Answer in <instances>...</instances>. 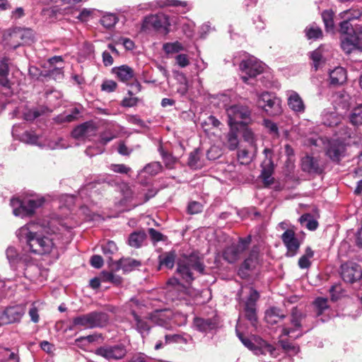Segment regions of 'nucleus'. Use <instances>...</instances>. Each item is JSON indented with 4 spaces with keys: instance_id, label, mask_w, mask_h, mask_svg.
Listing matches in <instances>:
<instances>
[{
    "instance_id": "55",
    "label": "nucleus",
    "mask_w": 362,
    "mask_h": 362,
    "mask_svg": "<svg viewBox=\"0 0 362 362\" xmlns=\"http://www.w3.org/2000/svg\"><path fill=\"white\" fill-rule=\"evenodd\" d=\"M103 254L109 258L110 261L112 260V255L116 252L117 247L113 241H108L105 245L102 246Z\"/></svg>"
},
{
    "instance_id": "30",
    "label": "nucleus",
    "mask_w": 362,
    "mask_h": 362,
    "mask_svg": "<svg viewBox=\"0 0 362 362\" xmlns=\"http://www.w3.org/2000/svg\"><path fill=\"white\" fill-rule=\"evenodd\" d=\"M112 73L115 74L121 81L127 83L134 78L133 69L127 65H122L113 68Z\"/></svg>"
},
{
    "instance_id": "53",
    "label": "nucleus",
    "mask_w": 362,
    "mask_h": 362,
    "mask_svg": "<svg viewBox=\"0 0 362 362\" xmlns=\"http://www.w3.org/2000/svg\"><path fill=\"white\" fill-rule=\"evenodd\" d=\"M361 12L356 9H347L339 13L341 19H346L349 22L354 19H358L361 17Z\"/></svg>"
},
{
    "instance_id": "52",
    "label": "nucleus",
    "mask_w": 362,
    "mask_h": 362,
    "mask_svg": "<svg viewBox=\"0 0 362 362\" xmlns=\"http://www.w3.org/2000/svg\"><path fill=\"white\" fill-rule=\"evenodd\" d=\"M243 137L244 140L247 142L251 148L254 149V151H257V146L255 144V136L253 132L248 129L247 127H245L243 131Z\"/></svg>"
},
{
    "instance_id": "40",
    "label": "nucleus",
    "mask_w": 362,
    "mask_h": 362,
    "mask_svg": "<svg viewBox=\"0 0 362 362\" xmlns=\"http://www.w3.org/2000/svg\"><path fill=\"white\" fill-rule=\"evenodd\" d=\"M175 253L174 251L163 253L158 257L159 259V267H165L168 269H172L175 264Z\"/></svg>"
},
{
    "instance_id": "1",
    "label": "nucleus",
    "mask_w": 362,
    "mask_h": 362,
    "mask_svg": "<svg viewBox=\"0 0 362 362\" xmlns=\"http://www.w3.org/2000/svg\"><path fill=\"white\" fill-rule=\"evenodd\" d=\"M35 224L28 223L16 231V235L21 243L25 244V248L30 252L37 255H46L52 252L54 244L52 239L33 230Z\"/></svg>"
},
{
    "instance_id": "61",
    "label": "nucleus",
    "mask_w": 362,
    "mask_h": 362,
    "mask_svg": "<svg viewBox=\"0 0 362 362\" xmlns=\"http://www.w3.org/2000/svg\"><path fill=\"white\" fill-rule=\"evenodd\" d=\"M126 362H151V358L143 353H136Z\"/></svg>"
},
{
    "instance_id": "21",
    "label": "nucleus",
    "mask_w": 362,
    "mask_h": 362,
    "mask_svg": "<svg viewBox=\"0 0 362 362\" xmlns=\"http://www.w3.org/2000/svg\"><path fill=\"white\" fill-rule=\"evenodd\" d=\"M139 300L136 298H132L129 301V305L132 309V315H133L134 320L135 322V328L144 337V335L148 334L151 329V325L149 324L148 320L140 317L136 313V311L133 309L134 307L139 306Z\"/></svg>"
},
{
    "instance_id": "7",
    "label": "nucleus",
    "mask_w": 362,
    "mask_h": 362,
    "mask_svg": "<svg viewBox=\"0 0 362 362\" xmlns=\"http://www.w3.org/2000/svg\"><path fill=\"white\" fill-rule=\"evenodd\" d=\"M264 64L252 56L245 57L242 59L239 67L242 74L243 81L247 84H252L251 80L262 73Z\"/></svg>"
},
{
    "instance_id": "14",
    "label": "nucleus",
    "mask_w": 362,
    "mask_h": 362,
    "mask_svg": "<svg viewBox=\"0 0 362 362\" xmlns=\"http://www.w3.org/2000/svg\"><path fill=\"white\" fill-rule=\"evenodd\" d=\"M340 275L344 282L354 284L362 279V268L356 262H346L341 265Z\"/></svg>"
},
{
    "instance_id": "27",
    "label": "nucleus",
    "mask_w": 362,
    "mask_h": 362,
    "mask_svg": "<svg viewBox=\"0 0 362 362\" xmlns=\"http://www.w3.org/2000/svg\"><path fill=\"white\" fill-rule=\"evenodd\" d=\"M95 129L89 122L83 123L72 131V136L76 139H85L95 134Z\"/></svg>"
},
{
    "instance_id": "5",
    "label": "nucleus",
    "mask_w": 362,
    "mask_h": 362,
    "mask_svg": "<svg viewBox=\"0 0 362 362\" xmlns=\"http://www.w3.org/2000/svg\"><path fill=\"white\" fill-rule=\"evenodd\" d=\"M45 202L43 197L25 199L21 200L18 198H12L10 202L13 209V214L21 218L32 216L37 209L42 206Z\"/></svg>"
},
{
    "instance_id": "63",
    "label": "nucleus",
    "mask_w": 362,
    "mask_h": 362,
    "mask_svg": "<svg viewBox=\"0 0 362 362\" xmlns=\"http://www.w3.org/2000/svg\"><path fill=\"white\" fill-rule=\"evenodd\" d=\"M148 234L151 237V240L153 242V243H156L159 241L164 240V235L160 233L159 231L156 230L154 228H149L148 229Z\"/></svg>"
},
{
    "instance_id": "23",
    "label": "nucleus",
    "mask_w": 362,
    "mask_h": 362,
    "mask_svg": "<svg viewBox=\"0 0 362 362\" xmlns=\"http://www.w3.org/2000/svg\"><path fill=\"white\" fill-rule=\"evenodd\" d=\"M300 315L293 311L291 317V327L284 326L281 329L283 336H288L290 338L296 339L302 335L300 329Z\"/></svg>"
},
{
    "instance_id": "35",
    "label": "nucleus",
    "mask_w": 362,
    "mask_h": 362,
    "mask_svg": "<svg viewBox=\"0 0 362 362\" xmlns=\"http://www.w3.org/2000/svg\"><path fill=\"white\" fill-rule=\"evenodd\" d=\"M318 322L320 321L325 322L329 317V308L328 305L327 298L318 297Z\"/></svg>"
},
{
    "instance_id": "10",
    "label": "nucleus",
    "mask_w": 362,
    "mask_h": 362,
    "mask_svg": "<svg viewBox=\"0 0 362 362\" xmlns=\"http://www.w3.org/2000/svg\"><path fill=\"white\" fill-rule=\"evenodd\" d=\"M257 103L269 116L279 115L282 111L280 100L268 92L261 93Z\"/></svg>"
},
{
    "instance_id": "62",
    "label": "nucleus",
    "mask_w": 362,
    "mask_h": 362,
    "mask_svg": "<svg viewBox=\"0 0 362 362\" xmlns=\"http://www.w3.org/2000/svg\"><path fill=\"white\" fill-rule=\"evenodd\" d=\"M202 211V205L197 202H192L188 204L187 211L190 214H196Z\"/></svg>"
},
{
    "instance_id": "28",
    "label": "nucleus",
    "mask_w": 362,
    "mask_h": 362,
    "mask_svg": "<svg viewBox=\"0 0 362 362\" xmlns=\"http://www.w3.org/2000/svg\"><path fill=\"white\" fill-rule=\"evenodd\" d=\"M288 105L296 112H303L305 106L300 95L293 90L287 91Z\"/></svg>"
},
{
    "instance_id": "17",
    "label": "nucleus",
    "mask_w": 362,
    "mask_h": 362,
    "mask_svg": "<svg viewBox=\"0 0 362 362\" xmlns=\"http://www.w3.org/2000/svg\"><path fill=\"white\" fill-rule=\"evenodd\" d=\"M346 146L339 139H332L327 141L325 147L326 155L334 162H339L345 155Z\"/></svg>"
},
{
    "instance_id": "20",
    "label": "nucleus",
    "mask_w": 362,
    "mask_h": 362,
    "mask_svg": "<svg viewBox=\"0 0 362 362\" xmlns=\"http://www.w3.org/2000/svg\"><path fill=\"white\" fill-rule=\"evenodd\" d=\"M281 240L287 249L286 255L295 256L300 245V241L296 237L295 232L291 229L286 230L281 235Z\"/></svg>"
},
{
    "instance_id": "43",
    "label": "nucleus",
    "mask_w": 362,
    "mask_h": 362,
    "mask_svg": "<svg viewBox=\"0 0 362 362\" xmlns=\"http://www.w3.org/2000/svg\"><path fill=\"white\" fill-rule=\"evenodd\" d=\"M187 164L190 168L195 170L203 167L204 163L200 158L198 149H195L189 153Z\"/></svg>"
},
{
    "instance_id": "64",
    "label": "nucleus",
    "mask_w": 362,
    "mask_h": 362,
    "mask_svg": "<svg viewBox=\"0 0 362 362\" xmlns=\"http://www.w3.org/2000/svg\"><path fill=\"white\" fill-rule=\"evenodd\" d=\"M117 88V83L112 80H106L101 85V89L107 93L113 92Z\"/></svg>"
},
{
    "instance_id": "48",
    "label": "nucleus",
    "mask_w": 362,
    "mask_h": 362,
    "mask_svg": "<svg viewBox=\"0 0 362 362\" xmlns=\"http://www.w3.org/2000/svg\"><path fill=\"white\" fill-rule=\"evenodd\" d=\"M45 95L48 103L52 105H58L59 103H57V100L62 97V94L60 91L54 89L47 90Z\"/></svg>"
},
{
    "instance_id": "11",
    "label": "nucleus",
    "mask_w": 362,
    "mask_h": 362,
    "mask_svg": "<svg viewBox=\"0 0 362 362\" xmlns=\"http://www.w3.org/2000/svg\"><path fill=\"white\" fill-rule=\"evenodd\" d=\"M127 353L126 346L123 344L114 345L105 344L97 348L95 354L108 361H119L122 359Z\"/></svg>"
},
{
    "instance_id": "25",
    "label": "nucleus",
    "mask_w": 362,
    "mask_h": 362,
    "mask_svg": "<svg viewBox=\"0 0 362 362\" xmlns=\"http://www.w3.org/2000/svg\"><path fill=\"white\" fill-rule=\"evenodd\" d=\"M8 59L4 58L0 59V86L5 88L6 92L4 93L6 95H11V82L8 79Z\"/></svg>"
},
{
    "instance_id": "13",
    "label": "nucleus",
    "mask_w": 362,
    "mask_h": 362,
    "mask_svg": "<svg viewBox=\"0 0 362 362\" xmlns=\"http://www.w3.org/2000/svg\"><path fill=\"white\" fill-rule=\"evenodd\" d=\"M5 254L13 270H17L19 267L25 270V267H28L31 264V257L25 254L21 255L14 246H8L5 251Z\"/></svg>"
},
{
    "instance_id": "15",
    "label": "nucleus",
    "mask_w": 362,
    "mask_h": 362,
    "mask_svg": "<svg viewBox=\"0 0 362 362\" xmlns=\"http://www.w3.org/2000/svg\"><path fill=\"white\" fill-rule=\"evenodd\" d=\"M170 25L168 16L163 13L146 16L141 24V30L147 31L151 29L158 30L165 29Z\"/></svg>"
},
{
    "instance_id": "9",
    "label": "nucleus",
    "mask_w": 362,
    "mask_h": 362,
    "mask_svg": "<svg viewBox=\"0 0 362 362\" xmlns=\"http://www.w3.org/2000/svg\"><path fill=\"white\" fill-rule=\"evenodd\" d=\"M245 293L247 294L243 302V310L246 318L253 325L257 321L256 303L259 298V293L250 286L243 287L238 295Z\"/></svg>"
},
{
    "instance_id": "4",
    "label": "nucleus",
    "mask_w": 362,
    "mask_h": 362,
    "mask_svg": "<svg viewBox=\"0 0 362 362\" xmlns=\"http://www.w3.org/2000/svg\"><path fill=\"white\" fill-rule=\"evenodd\" d=\"M203 274L204 265L199 257L192 253L189 256H183L177 263V272L186 283H191L194 280L192 271Z\"/></svg>"
},
{
    "instance_id": "29",
    "label": "nucleus",
    "mask_w": 362,
    "mask_h": 362,
    "mask_svg": "<svg viewBox=\"0 0 362 362\" xmlns=\"http://www.w3.org/2000/svg\"><path fill=\"white\" fill-rule=\"evenodd\" d=\"M359 38L357 35H346L341 39V47L346 54L359 48Z\"/></svg>"
},
{
    "instance_id": "50",
    "label": "nucleus",
    "mask_w": 362,
    "mask_h": 362,
    "mask_svg": "<svg viewBox=\"0 0 362 362\" xmlns=\"http://www.w3.org/2000/svg\"><path fill=\"white\" fill-rule=\"evenodd\" d=\"M349 120L354 126L362 125V107H357L353 110L349 115Z\"/></svg>"
},
{
    "instance_id": "56",
    "label": "nucleus",
    "mask_w": 362,
    "mask_h": 362,
    "mask_svg": "<svg viewBox=\"0 0 362 362\" xmlns=\"http://www.w3.org/2000/svg\"><path fill=\"white\" fill-rule=\"evenodd\" d=\"M50 78L55 81H60L64 78L63 66L53 67L49 69L47 74Z\"/></svg>"
},
{
    "instance_id": "39",
    "label": "nucleus",
    "mask_w": 362,
    "mask_h": 362,
    "mask_svg": "<svg viewBox=\"0 0 362 362\" xmlns=\"http://www.w3.org/2000/svg\"><path fill=\"white\" fill-rule=\"evenodd\" d=\"M256 152L250 147V149L242 148L238 151V160L242 165H248L252 161Z\"/></svg>"
},
{
    "instance_id": "51",
    "label": "nucleus",
    "mask_w": 362,
    "mask_h": 362,
    "mask_svg": "<svg viewBox=\"0 0 362 362\" xmlns=\"http://www.w3.org/2000/svg\"><path fill=\"white\" fill-rule=\"evenodd\" d=\"M100 279L103 282H111L115 285H119L122 283V278L120 276L115 275L110 272H102Z\"/></svg>"
},
{
    "instance_id": "37",
    "label": "nucleus",
    "mask_w": 362,
    "mask_h": 362,
    "mask_svg": "<svg viewBox=\"0 0 362 362\" xmlns=\"http://www.w3.org/2000/svg\"><path fill=\"white\" fill-rule=\"evenodd\" d=\"M146 238V234L144 231H134L132 233L128 238V244L135 248L141 247Z\"/></svg>"
},
{
    "instance_id": "18",
    "label": "nucleus",
    "mask_w": 362,
    "mask_h": 362,
    "mask_svg": "<svg viewBox=\"0 0 362 362\" xmlns=\"http://www.w3.org/2000/svg\"><path fill=\"white\" fill-rule=\"evenodd\" d=\"M96 182H90L84 186H83L78 192V196L75 197L74 195L66 194L63 197V199L67 203V207L70 208L71 205L76 204L78 201V199H81V200L87 202L90 198L92 197L93 193H95V191L93 192L92 190L95 187Z\"/></svg>"
},
{
    "instance_id": "34",
    "label": "nucleus",
    "mask_w": 362,
    "mask_h": 362,
    "mask_svg": "<svg viewBox=\"0 0 362 362\" xmlns=\"http://www.w3.org/2000/svg\"><path fill=\"white\" fill-rule=\"evenodd\" d=\"M259 250L257 246H254L251 250L248 257L244 261L242 267L245 269L250 270L256 267L259 264Z\"/></svg>"
},
{
    "instance_id": "57",
    "label": "nucleus",
    "mask_w": 362,
    "mask_h": 362,
    "mask_svg": "<svg viewBox=\"0 0 362 362\" xmlns=\"http://www.w3.org/2000/svg\"><path fill=\"white\" fill-rule=\"evenodd\" d=\"M339 31L345 36L352 35L351 33H355L350 22L346 19H343V21L339 23Z\"/></svg>"
},
{
    "instance_id": "38",
    "label": "nucleus",
    "mask_w": 362,
    "mask_h": 362,
    "mask_svg": "<svg viewBox=\"0 0 362 362\" xmlns=\"http://www.w3.org/2000/svg\"><path fill=\"white\" fill-rule=\"evenodd\" d=\"M141 265V262L132 258L120 259L117 263V269H122L124 272L132 271Z\"/></svg>"
},
{
    "instance_id": "47",
    "label": "nucleus",
    "mask_w": 362,
    "mask_h": 362,
    "mask_svg": "<svg viewBox=\"0 0 362 362\" xmlns=\"http://www.w3.org/2000/svg\"><path fill=\"white\" fill-rule=\"evenodd\" d=\"M163 49L166 54H169L178 53L179 52L184 50V47L180 42L175 41L173 42L164 43L163 45Z\"/></svg>"
},
{
    "instance_id": "45",
    "label": "nucleus",
    "mask_w": 362,
    "mask_h": 362,
    "mask_svg": "<svg viewBox=\"0 0 362 362\" xmlns=\"http://www.w3.org/2000/svg\"><path fill=\"white\" fill-rule=\"evenodd\" d=\"M284 317L281 313L280 310L277 308L272 307L268 309L265 313V318L269 323H276L278 319H281Z\"/></svg>"
},
{
    "instance_id": "46",
    "label": "nucleus",
    "mask_w": 362,
    "mask_h": 362,
    "mask_svg": "<svg viewBox=\"0 0 362 362\" xmlns=\"http://www.w3.org/2000/svg\"><path fill=\"white\" fill-rule=\"evenodd\" d=\"M118 21L119 18L116 14L107 13L102 16L100 23L106 28H112L115 25Z\"/></svg>"
},
{
    "instance_id": "3",
    "label": "nucleus",
    "mask_w": 362,
    "mask_h": 362,
    "mask_svg": "<svg viewBox=\"0 0 362 362\" xmlns=\"http://www.w3.org/2000/svg\"><path fill=\"white\" fill-rule=\"evenodd\" d=\"M20 140L27 144L37 146L41 148L57 149L66 148V144L61 137L51 139L40 131L30 129L25 131L21 136Z\"/></svg>"
},
{
    "instance_id": "42",
    "label": "nucleus",
    "mask_w": 362,
    "mask_h": 362,
    "mask_svg": "<svg viewBox=\"0 0 362 362\" xmlns=\"http://www.w3.org/2000/svg\"><path fill=\"white\" fill-rule=\"evenodd\" d=\"M163 166L160 162H151L146 164L144 168L140 170L139 175H141L142 173H146L151 176H155L161 172Z\"/></svg>"
},
{
    "instance_id": "24",
    "label": "nucleus",
    "mask_w": 362,
    "mask_h": 362,
    "mask_svg": "<svg viewBox=\"0 0 362 362\" xmlns=\"http://www.w3.org/2000/svg\"><path fill=\"white\" fill-rule=\"evenodd\" d=\"M267 159L262 164L261 177L264 184L267 186L272 185L274 182V177H272L274 171V163L272 158H268V155L272 153V151L269 148L264 150Z\"/></svg>"
},
{
    "instance_id": "19",
    "label": "nucleus",
    "mask_w": 362,
    "mask_h": 362,
    "mask_svg": "<svg viewBox=\"0 0 362 362\" xmlns=\"http://www.w3.org/2000/svg\"><path fill=\"white\" fill-rule=\"evenodd\" d=\"M218 318L216 315L211 317H194L193 326L195 329L202 333L212 332L218 328Z\"/></svg>"
},
{
    "instance_id": "54",
    "label": "nucleus",
    "mask_w": 362,
    "mask_h": 362,
    "mask_svg": "<svg viewBox=\"0 0 362 362\" xmlns=\"http://www.w3.org/2000/svg\"><path fill=\"white\" fill-rule=\"evenodd\" d=\"M158 150L165 163V166L168 168H173L174 164L176 162L175 158L173 157L171 154H169L167 152H165L162 147H160Z\"/></svg>"
},
{
    "instance_id": "44",
    "label": "nucleus",
    "mask_w": 362,
    "mask_h": 362,
    "mask_svg": "<svg viewBox=\"0 0 362 362\" xmlns=\"http://www.w3.org/2000/svg\"><path fill=\"white\" fill-rule=\"evenodd\" d=\"M301 168L303 171L310 174L317 173L315 158L309 155H306L302 158Z\"/></svg>"
},
{
    "instance_id": "59",
    "label": "nucleus",
    "mask_w": 362,
    "mask_h": 362,
    "mask_svg": "<svg viewBox=\"0 0 362 362\" xmlns=\"http://www.w3.org/2000/svg\"><path fill=\"white\" fill-rule=\"evenodd\" d=\"M110 169L116 173L128 174L132 171L131 168L124 164H111Z\"/></svg>"
},
{
    "instance_id": "36",
    "label": "nucleus",
    "mask_w": 362,
    "mask_h": 362,
    "mask_svg": "<svg viewBox=\"0 0 362 362\" xmlns=\"http://www.w3.org/2000/svg\"><path fill=\"white\" fill-rule=\"evenodd\" d=\"M321 16L326 32L333 35L335 32L334 12L332 10H326L322 13Z\"/></svg>"
},
{
    "instance_id": "6",
    "label": "nucleus",
    "mask_w": 362,
    "mask_h": 362,
    "mask_svg": "<svg viewBox=\"0 0 362 362\" xmlns=\"http://www.w3.org/2000/svg\"><path fill=\"white\" fill-rule=\"evenodd\" d=\"M108 321V315L99 311H93L74 317V325H78L79 328L85 329L104 327Z\"/></svg>"
},
{
    "instance_id": "8",
    "label": "nucleus",
    "mask_w": 362,
    "mask_h": 362,
    "mask_svg": "<svg viewBox=\"0 0 362 362\" xmlns=\"http://www.w3.org/2000/svg\"><path fill=\"white\" fill-rule=\"evenodd\" d=\"M226 111L230 127L245 126L250 121L251 112L247 106L234 105L227 107Z\"/></svg>"
},
{
    "instance_id": "16",
    "label": "nucleus",
    "mask_w": 362,
    "mask_h": 362,
    "mask_svg": "<svg viewBox=\"0 0 362 362\" xmlns=\"http://www.w3.org/2000/svg\"><path fill=\"white\" fill-rule=\"evenodd\" d=\"M10 45L16 49L21 45L33 41V32L29 28H16L10 33Z\"/></svg>"
},
{
    "instance_id": "26",
    "label": "nucleus",
    "mask_w": 362,
    "mask_h": 362,
    "mask_svg": "<svg viewBox=\"0 0 362 362\" xmlns=\"http://www.w3.org/2000/svg\"><path fill=\"white\" fill-rule=\"evenodd\" d=\"M332 101L336 110H346L350 105V96L344 90L337 91L332 95Z\"/></svg>"
},
{
    "instance_id": "58",
    "label": "nucleus",
    "mask_w": 362,
    "mask_h": 362,
    "mask_svg": "<svg viewBox=\"0 0 362 362\" xmlns=\"http://www.w3.org/2000/svg\"><path fill=\"white\" fill-rule=\"evenodd\" d=\"M305 37L308 40H316L317 39V25L313 23L308 25L304 30Z\"/></svg>"
},
{
    "instance_id": "22",
    "label": "nucleus",
    "mask_w": 362,
    "mask_h": 362,
    "mask_svg": "<svg viewBox=\"0 0 362 362\" xmlns=\"http://www.w3.org/2000/svg\"><path fill=\"white\" fill-rule=\"evenodd\" d=\"M25 313V308L23 305L10 306L4 311L1 320L3 322L6 324L19 322Z\"/></svg>"
},
{
    "instance_id": "60",
    "label": "nucleus",
    "mask_w": 362,
    "mask_h": 362,
    "mask_svg": "<svg viewBox=\"0 0 362 362\" xmlns=\"http://www.w3.org/2000/svg\"><path fill=\"white\" fill-rule=\"evenodd\" d=\"M332 301H337L342 296V288L340 284H334L329 288Z\"/></svg>"
},
{
    "instance_id": "33",
    "label": "nucleus",
    "mask_w": 362,
    "mask_h": 362,
    "mask_svg": "<svg viewBox=\"0 0 362 362\" xmlns=\"http://www.w3.org/2000/svg\"><path fill=\"white\" fill-rule=\"evenodd\" d=\"M330 83L333 86L342 85L346 81V71L341 67L338 66L329 72Z\"/></svg>"
},
{
    "instance_id": "12",
    "label": "nucleus",
    "mask_w": 362,
    "mask_h": 362,
    "mask_svg": "<svg viewBox=\"0 0 362 362\" xmlns=\"http://www.w3.org/2000/svg\"><path fill=\"white\" fill-rule=\"evenodd\" d=\"M250 243V235L244 238H239L237 243H233L225 248L223 253V259L229 263L235 262L247 250Z\"/></svg>"
},
{
    "instance_id": "2",
    "label": "nucleus",
    "mask_w": 362,
    "mask_h": 362,
    "mask_svg": "<svg viewBox=\"0 0 362 362\" xmlns=\"http://www.w3.org/2000/svg\"><path fill=\"white\" fill-rule=\"evenodd\" d=\"M236 334L243 344L254 354L260 357L262 361L271 362L272 358L279 356V350L262 338L255 335L246 337L239 332L238 327H236Z\"/></svg>"
},
{
    "instance_id": "41",
    "label": "nucleus",
    "mask_w": 362,
    "mask_h": 362,
    "mask_svg": "<svg viewBox=\"0 0 362 362\" xmlns=\"http://www.w3.org/2000/svg\"><path fill=\"white\" fill-rule=\"evenodd\" d=\"M237 131L238 127H230V130L226 136V146L230 151L235 150L239 144Z\"/></svg>"
},
{
    "instance_id": "31",
    "label": "nucleus",
    "mask_w": 362,
    "mask_h": 362,
    "mask_svg": "<svg viewBox=\"0 0 362 362\" xmlns=\"http://www.w3.org/2000/svg\"><path fill=\"white\" fill-rule=\"evenodd\" d=\"M49 111H51V110L45 106L26 107L23 112V117L26 121H33Z\"/></svg>"
},
{
    "instance_id": "49",
    "label": "nucleus",
    "mask_w": 362,
    "mask_h": 362,
    "mask_svg": "<svg viewBox=\"0 0 362 362\" xmlns=\"http://www.w3.org/2000/svg\"><path fill=\"white\" fill-rule=\"evenodd\" d=\"M299 221L301 225L305 226L310 230H315L317 228V221L313 219L309 214L302 215Z\"/></svg>"
},
{
    "instance_id": "32",
    "label": "nucleus",
    "mask_w": 362,
    "mask_h": 362,
    "mask_svg": "<svg viewBox=\"0 0 362 362\" xmlns=\"http://www.w3.org/2000/svg\"><path fill=\"white\" fill-rule=\"evenodd\" d=\"M118 129L119 126L115 124L107 126L105 130L100 135V144L104 146L113 139L116 138L119 132Z\"/></svg>"
}]
</instances>
